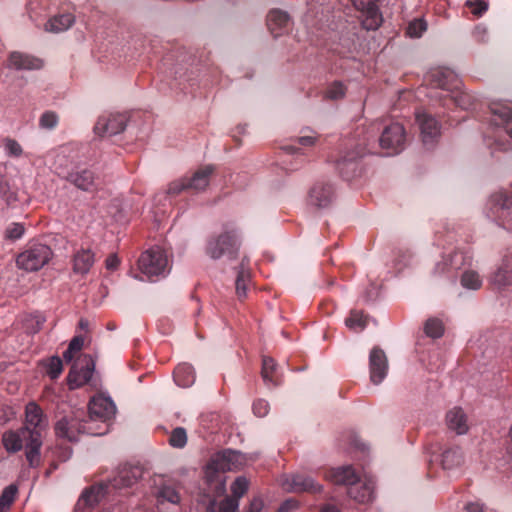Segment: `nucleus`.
<instances>
[{
    "mask_svg": "<svg viewBox=\"0 0 512 512\" xmlns=\"http://www.w3.org/2000/svg\"><path fill=\"white\" fill-rule=\"evenodd\" d=\"M47 426V418L41 407L35 402H29L25 407V424L22 428L23 433L30 438L27 445V462L31 468H36L41 463L40 450Z\"/></svg>",
    "mask_w": 512,
    "mask_h": 512,
    "instance_id": "f257e3e1",
    "label": "nucleus"
},
{
    "mask_svg": "<svg viewBox=\"0 0 512 512\" xmlns=\"http://www.w3.org/2000/svg\"><path fill=\"white\" fill-rule=\"evenodd\" d=\"M240 247L241 238L238 230L233 226L225 225L221 232L208 237L205 253L212 260L221 258L234 260L238 257Z\"/></svg>",
    "mask_w": 512,
    "mask_h": 512,
    "instance_id": "f03ea898",
    "label": "nucleus"
},
{
    "mask_svg": "<svg viewBox=\"0 0 512 512\" xmlns=\"http://www.w3.org/2000/svg\"><path fill=\"white\" fill-rule=\"evenodd\" d=\"M241 463V454L237 451L226 450L214 454L205 466L204 476L208 484L214 485L218 494L225 491L226 471L236 470Z\"/></svg>",
    "mask_w": 512,
    "mask_h": 512,
    "instance_id": "7ed1b4c3",
    "label": "nucleus"
},
{
    "mask_svg": "<svg viewBox=\"0 0 512 512\" xmlns=\"http://www.w3.org/2000/svg\"><path fill=\"white\" fill-rule=\"evenodd\" d=\"M58 438L69 442H76L81 434L101 435L104 432H96L87 420L83 419V412L78 411L60 418L54 426Z\"/></svg>",
    "mask_w": 512,
    "mask_h": 512,
    "instance_id": "20e7f679",
    "label": "nucleus"
},
{
    "mask_svg": "<svg viewBox=\"0 0 512 512\" xmlns=\"http://www.w3.org/2000/svg\"><path fill=\"white\" fill-rule=\"evenodd\" d=\"M138 268L149 279L166 276L169 267L165 251L160 247H153L145 251L138 260Z\"/></svg>",
    "mask_w": 512,
    "mask_h": 512,
    "instance_id": "39448f33",
    "label": "nucleus"
},
{
    "mask_svg": "<svg viewBox=\"0 0 512 512\" xmlns=\"http://www.w3.org/2000/svg\"><path fill=\"white\" fill-rule=\"evenodd\" d=\"M52 256L53 252L48 245L37 243L21 252L16 259V264L20 269L27 272H34L45 266L51 260Z\"/></svg>",
    "mask_w": 512,
    "mask_h": 512,
    "instance_id": "423d86ee",
    "label": "nucleus"
},
{
    "mask_svg": "<svg viewBox=\"0 0 512 512\" xmlns=\"http://www.w3.org/2000/svg\"><path fill=\"white\" fill-rule=\"evenodd\" d=\"M280 485L283 490L290 493L307 492L316 494L323 490V486L316 482L312 477L301 473L284 475L280 479Z\"/></svg>",
    "mask_w": 512,
    "mask_h": 512,
    "instance_id": "0eeeda50",
    "label": "nucleus"
},
{
    "mask_svg": "<svg viewBox=\"0 0 512 512\" xmlns=\"http://www.w3.org/2000/svg\"><path fill=\"white\" fill-rule=\"evenodd\" d=\"M95 369V361L90 355H85L81 360V365L75 363L67 376L70 389H77L87 384Z\"/></svg>",
    "mask_w": 512,
    "mask_h": 512,
    "instance_id": "6e6552de",
    "label": "nucleus"
},
{
    "mask_svg": "<svg viewBox=\"0 0 512 512\" xmlns=\"http://www.w3.org/2000/svg\"><path fill=\"white\" fill-rule=\"evenodd\" d=\"M128 117L123 113H110L98 118L94 131L99 136H113L123 132L126 128Z\"/></svg>",
    "mask_w": 512,
    "mask_h": 512,
    "instance_id": "1a4fd4ad",
    "label": "nucleus"
},
{
    "mask_svg": "<svg viewBox=\"0 0 512 512\" xmlns=\"http://www.w3.org/2000/svg\"><path fill=\"white\" fill-rule=\"evenodd\" d=\"M491 203L492 214L504 228L512 230V197L498 192L492 195Z\"/></svg>",
    "mask_w": 512,
    "mask_h": 512,
    "instance_id": "9d476101",
    "label": "nucleus"
},
{
    "mask_svg": "<svg viewBox=\"0 0 512 512\" xmlns=\"http://www.w3.org/2000/svg\"><path fill=\"white\" fill-rule=\"evenodd\" d=\"M379 143L381 148L390 150V154H396L403 150L405 144V129L400 123H392L385 127Z\"/></svg>",
    "mask_w": 512,
    "mask_h": 512,
    "instance_id": "9b49d317",
    "label": "nucleus"
},
{
    "mask_svg": "<svg viewBox=\"0 0 512 512\" xmlns=\"http://www.w3.org/2000/svg\"><path fill=\"white\" fill-rule=\"evenodd\" d=\"M88 410L89 423L97 420L107 422L114 417L116 406L110 398L99 395L90 400Z\"/></svg>",
    "mask_w": 512,
    "mask_h": 512,
    "instance_id": "f8f14e48",
    "label": "nucleus"
},
{
    "mask_svg": "<svg viewBox=\"0 0 512 512\" xmlns=\"http://www.w3.org/2000/svg\"><path fill=\"white\" fill-rule=\"evenodd\" d=\"M428 77L432 85L447 92L454 93L461 86L458 75L449 68L433 69Z\"/></svg>",
    "mask_w": 512,
    "mask_h": 512,
    "instance_id": "ddd939ff",
    "label": "nucleus"
},
{
    "mask_svg": "<svg viewBox=\"0 0 512 512\" xmlns=\"http://www.w3.org/2000/svg\"><path fill=\"white\" fill-rule=\"evenodd\" d=\"M370 379L372 383H381L387 375L388 361L384 351L378 347L371 350L369 355Z\"/></svg>",
    "mask_w": 512,
    "mask_h": 512,
    "instance_id": "4468645a",
    "label": "nucleus"
},
{
    "mask_svg": "<svg viewBox=\"0 0 512 512\" xmlns=\"http://www.w3.org/2000/svg\"><path fill=\"white\" fill-rule=\"evenodd\" d=\"M334 189L331 184L317 182L309 191L308 203L316 208H327L333 201Z\"/></svg>",
    "mask_w": 512,
    "mask_h": 512,
    "instance_id": "2eb2a0df",
    "label": "nucleus"
},
{
    "mask_svg": "<svg viewBox=\"0 0 512 512\" xmlns=\"http://www.w3.org/2000/svg\"><path fill=\"white\" fill-rule=\"evenodd\" d=\"M416 121L420 127L423 143L425 145L433 144L440 135L437 120L423 111H418L416 113Z\"/></svg>",
    "mask_w": 512,
    "mask_h": 512,
    "instance_id": "dca6fc26",
    "label": "nucleus"
},
{
    "mask_svg": "<svg viewBox=\"0 0 512 512\" xmlns=\"http://www.w3.org/2000/svg\"><path fill=\"white\" fill-rule=\"evenodd\" d=\"M2 444L7 452L16 453L25 448V457L27 458V445L30 438L23 433V428L18 430H8L2 435Z\"/></svg>",
    "mask_w": 512,
    "mask_h": 512,
    "instance_id": "f3484780",
    "label": "nucleus"
},
{
    "mask_svg": "<svg viewBox=\"0 0 512 512\" xmlns=\"http://www.w3.org/2000/svg\"><path fill=\"white\" fill-rule=\"evenodd\" d=\"M7 67L15 70H38L43 67V61L32 55L15 51L9 55Z\"/></svg>",
    "mask_w": 512,
    "mask_h": 512,
    "instance_id": "a211bd4d",
    "label": "nucleus"
},
{
    "mask_svg": "<svg viewBox=\"0 0 512 512\" xmlns=\"http://www.w3.org/2000/svg\"><path fill=\"white\" fill-rule=\"evenodd\" d=\"M325 478L336 485H346L352 487L359 480L358 474L351 465L330 469Z\"/></svg>",
    "mask_w": 512,
    "mask_h": 512,
    "instance_id": "6ab92c4d",
    "label": "nucleus"
},
{
    "mask_svg": "<svg viewBox=\"0 0 512 512\" xmlns=\"http://www.w3.org/2000/svg\"><path fill=\"white\" fill-rule=\"evenodd\" d=\"M67 180L78 189L92 192L97 189V178L90 169H79L68 174Z\"/></svg>",
    "mask_w": 512,
    "mask_h": 512,
    "instance_id": "aec40b11",
    "label": "nucleus"
},
{
    "mask_svg": "<svg viewBox=\"0 0 512 512\" xmlns=\"http://www.w3.org/2000/svg\"><path fill=\"white\" fill-rule=\"evenodd\" d=\"M267 26L271 34L277 38L289 30L290 17L280 9H272L267 15Z\"/></svg>",
    "mask_w": 512,
    "mask_h": 512,
    "instance_id": "412c9836",
    "label": "nucleus"
},
{
    "mask_svg": "<svg viewBox=\"0 0 512 512\" xmlns=\"http://www.w3.org/2000/svg\"><path fill=\"white\" fill-rule=\"evenodd\" d=\"M95 263V254L90 248H80L72 257V270L75 274L86 275Z\"/></svg>",
    "mask_w": 512,
    "mask_h": 512,
    "instance_id": "4be33fe9",
    "label": "nucleus"
},
{
    "mask_svg": "<svg viewBox=\"0 0 512 512\" xmlns=\"http://www.w3.org/2000/svg\"><path fill=\"white\" fill-rule=\"evenodd\" d=\"M350 498L361 504H368L375 498V483L372 479L357 482L348 488Z\"/></svg>",
    "mask_w": 512,
    "mask_h": 512,
    "instance_id": "5701e85b",
    "label": "nucleus"
},
{
    "mask_svg": "<svg viewBox=\"0 0 512 512\" xmlns=\"http://www.w3.org/2000/svg\"><path fill=\"white\" fill-rule=\"evenodd\" d=\"M142 470L136 466L123 467L119 470L117 476L111 481V486L115 489L128 488L133 486L142 477Z\"/></svg>",
    "mask_w": 512,
    "mask_h": 512,
    "instance_id": "b1692460",
    "label": "nucleus"
},
{
    "mask_svg": "<svg viewBox=\"0 0 512 512\" xmlns=\"http://www.w3.org/2000/svg\"><path fill=\"white\" fill-rule=\"evenodd\" d=\"M446 424L457 435H464L469 430L467 415L460 407H454L447 412Z\"/></svg>",
    "mask_w": 512,
    "mask_h": 512,
    "instance_id": "393cba45",
    "label": "nucleus"
},
{
    "mask_svg": "<svg viewBox=\"0 0 512 512\" xmlns=\"http://www.w3.org/2000/svg\"><path fill=\"white\" fill-rule=\"evenodd\" d=\"M364 155V151L347 152L335 162L339 173L346 179L351 178L357 169V159Z\"/></svg>",
    "mask_w": 512,
    "mask_h": 512,
    "instance_id": "a878e982",
    "label": "nucleus"
},
{
    "mask_svg": "<svg viewBox=\"0 0 512 512\" xmlns=\"http://www.w3.org/2000/svg\"><path fill=\"white\" fill-rule=\"evenodd\" d=\"M214 172L212 165H206L197 170L192 177H188L189 190L203 191L209 185L210 176Z\"/></svg>",
    "mask_w": 512,
    "mask_h": 512,
    "instance_id": "bb28decb",
    "label": "nucleus"
},
{
    "mask_svg": "<svg viewBox=\"0 0 512 512\" xmlns=\"http://www.w3.org/2000/svg\"><path fill=\"white\" fill-rule=\"evenodd\" d=\"M107 489V484H98L90 487L82 493L80 499L77 502V507H80L81 505L89 507L95 506L104 497Z\"/></svg>",
    "mask_w": 512,
    "mask_h": 512,
    "instance_id": "cd10ccee",
    "label": "nucleus"
},
{
    "mask_svg": "<svg viewBox=\"0 0 512 512\" xmlns=\"http://www.w3.org/2000/svg\"><path fill=\"white\" fill-rule=\"evenodd\" d=\"M251 283V274L248 267V262L245 259L237 268V276L235 280V290L239 299H243L247 295V289Z\"/></svg>",
    "mask_w": 512,
    "mask_h": 512,
    "instance_id": "c85d7f7f",
    "label": "nucleus"
},
{
    "mask_svg": "<svg viewBox=\"0 0 512 512\" xmlns=\"http://www.w3.org/2000/svg\"><path fill=\"white\" fill-rule=\"evenodd\" d=\"M363 13L362 26L366 30H376L382 23V15L377 3L360 10Z\"/></svg>",
    "mask_w": 512,
    "mask_h": 512,
    "instance_id": "c756f323",
    "label": "nucleus"
},
{
    "mask_svg": "<svg viewBox=\"0 0 512 512\" xmlns=\"http://www.w3.org/2000/svg\"><path fill=\"white\" fill-rule=\"evenodd\" d=\"M75 22L72 14L66 13L55 16L45 24V30L53 33H60L69 29Z\"/></svg>",
    "mask_w": 512,
    "mask_h": 512,
    "instance_id": "7c9ffc66",
    "label": "nucleus"
},
{
    "mask_svg": "<svg viewBox=\"0 0 512 512\" xmlns=\"http://www.w3.org/2000/svg\"><path fill=\"white\" fill-rule=\"evenodd\" d=\"M512 266L503 263L500 268L491 276L490 283L497 290H504L511 285Z\"/></svg>",
    "mask_w": 512,
    "mask_h": 512,
    "instance_id": "2f4dec72",
    "label": "nucleus"
},
{
    "mask_svg": "<svg viewBox=\"0 0 512 512\" xmlns=\"http://www.w3.org/2000/svg\"><path fill=\"white\" fill-rule=\"evenodd\" d=\"M463 462V453L459 447H450L443 451L441 464L445 470L459 467Z\"/></svg>",
    "mask_w": 512,
    "mask_h": 512,
    "instance_id": "473e14b6",
    "label": "nucleus"
},
{
    "mask_svg": "<svg viewBox=\"0 0 512 512\" xmlns=\"http://www.w3.org/2000/svg\"><path fill=\"white\" fill-rule=\"evenodd\" d=\"M174 380L178 386L189 387L194 383L195 375L190 365L182 364L174 370Z\"/></svg>",
    "mask_w": 512,
    "mask_h": 512,
    "instance_id": "72a5a7b5",
    "label": "nucleus"
},
{
    "mask_svg": "<svg viewBox=\"0 0 512 512\" xmlns=\"http://www.w3.org/2000/svg\"><path fill=\"white\" fill-rule=\"evenodd\" d=\"M448 259L449 266L451 270L457 271L464 267L465 265L470 264L472 257L465 251L455 250L449 255L445 256Z\"/></svg>",
    "mask_w": 512,
    "mask_h": 512,
    "instance_id": "f704fd0d",
    "label": "nucleus"
},
{
    "mask_svg": "<svg viewBox=\"0 0 512 512\" xmlns=\"http://www.w3.org/2000/svg\"><path fill=\"white\" fill-rule=\"evenodd\" d=\"M345 325L355 332L362 331L367 325V317L362 311L352 310L345 319Z\"/></svg>",
    "mask_w": 512,
    "mask_h": 512,
    "instance_id": "c9c22d12",
    "label": "nucleus"
},
{
    "mask_svg": "<svg viewBox=\"0 0 512 512\" xmlns=\"http://www.w3.org/2000/svg\"><path fill=\"white\" fill-rule=\"evenodd\" d=\"M460 283L465 289L478 290L482 286V279L478 272L474 270H466L461 276Z\"/></svg>",
    "mask_w": 512,
    "mask_h": 512,
    "instance_id": "e433bc0d",
    "label": "nucleus"
},
{
    "mask_svg": "<svg viewBox=\"0 0 512 512\" xmlns=\"http://www.w3.org/2000/svg\"><path fill=\"white\" fill-rule=\"evenodd\" d=\"M156 497L159 504H163L165 501L177 504L180 501L178 492L170 486L160 487L157 491Z\"/></svg>",
    "mask_w": 512,
    "mask_h": 512,
    "instance_id": "4c0bfd02",
    "label": "nucleus"
},
{
    "mask_svg": "<svg viewBox=\"0 0 512 512\" xmlns=\"http://www.w3.org/2000/svg\"><path fill=\"white\" fill-rule=\"evenodd\" d=\"M238 507L239 500L235 499L234 497H227L218 504L217 511H215L216 504L213 502L208 507L207 512H237Z\"/></svg>",
    "mask_w": 512,
    "mask_h": 512,
    "instance_id": "58836bf2",
    "label": "nucleus"
},
{
    "mask_svg": "<svg viewBox=\"0 0 512 512\" xmlns=\"http://www.w3.org/2000/svg\"><path fill=\"white\" fill-rule=\"evenodd\" d=\"M276 369V363L271 357H263L262 360V378L267 385H276L273 379V372Z\"/></svg>",
    "mask_w": 512,
    "mask_h": 512,
    "instance_id": "ea45409f",
    "label": "nucleus"
},
{
    "mask_svg": "<svg viewBox=\"0 0 512 512\" xmlns=\"http://www.w3.org/2000/svg\"><path fill=\"white\" fill-rule=\"evenodd\" d=\"M425 333L431 338H440L444 333V326L441 320L430 318L426 321L424 327Z\"/></svg>",
    "mask_w": 512,
    "mask_h": 512,
    "instance_id": "a19ab883",
    "label": "nucleus"
},
{
    "mask_svg": "<svg viewBox=\"0 0 512 512\" xmlns=\"http://www.w3.org/2000/svg\"><path fill=\"white\" fill-rule=\"evenodd\" d=\"M46 373L51 379H57L63 370L62 360L58 356H52L46 363Z\"/></svg>",
    "mask_w": 512,
    "mask_h": 512,
    "instance_id": "79ce46f5",
    "label": "nucleus"
},
{
    "mask_svg": "<svg viewBox=\"0 0 512 512\" xmlns=\"http://www.w3.org/2000/svg\"><path fill=\"white\" fill-rule=\"evenodd\" d=\"M169 444L174 448H183L187 444V433L182 427H177L172 430L169 437Z\"/></svg>",
    "mask_w": 512,
    "mask_h": 512,
    "instance_id": "37998d69",
    "label": "nucleus"
},
{
    "mask_svg": "<svg viewBox=\"0 0 512 512\" xmlns=\"http://www.w3.org/2000/svg\"><path fill=\"white\" fill-rule=\"evenodd\" d=\"M249 482L245 477H237L231 486L233 497L239 500L248 490Z\"/></svg>",
    "mask_w": 512,
    "mask_h": 512,
    "instance_id": "c03bdc74",
    "label": "nucleus"
},
{
    "mask_svg": "<svg viewBox=\"0 0 512 512\" xmlns=\"http://www.w3.org/2000/svg\"><path fill=\"white\" fill-rule=\"evenodd\" d=\"M58 124V116L55 112L46 111L39 119V126L42 129L51 130L54 129Z\"/></svg>",
    "mask_w": 512,
    "mask_h": 512,
    "instance_id": "a18cd8bd",
    "label": "nucleus"
},
{
    "mask_svg": "<svg viewBox=\"0 0 512 512\" xmlns=\"http://www.w3.org/2000/svg\"><path fill=\"white\" fill-rule=\"evenodd\" d=\"M16 494L17 487L15 485L11 484L5 487L0 496V507H2L3 509L5 507H9L13 503Z\"/></svg>",
    "mask_w": 512,
    "mask_h": 512,
    "instance_id": "49530a36",
    "label": "nucleus"
},
{
    "mask_svg": "<svg viewBox=\"0 0 512 512\" xmlns=\"http://www.w3.org/2000/svg\"><path fill=\"white\" fill-rule=\"evenodd\" d=\"M427 29V24L423 19H414L407 27V34L410 37H420Z\"/></svg>",
    "mask_w": 512,
    "mask_h": 512,
    "instance_id": "de8ad7c7",
    "label": "nucleus"
},
{
    "mask_svg": "<svg viewBox=\"0 0 512 512\" xmlns=\"http://www.w3.org/2000/svg\"><path fill=\"white\" fill-rule=\"evenodd\" d=\"M189 190L188 177H182L171 182L168 186L167 193L170 195H178L183 191Z\"/></svg>",
    "mask_w": 512,
    "mask_h": 512,
    "instance_id": "09e8293b",
    "label": "nucleus"
},
{
    "mask_svg": "<svg viewBox=\"0 0 512 512\" xmlns=\"http://www.w3.org/2000/svg\"><path fill=\"white\" fill-rule=\"evenodd\" d=\"M451 270L448 259L445 256L442 257L441 261H438L433 269L431 270V275L434 278H440L446 274H448Z\"/></svg>",
    "mask_w": 512,
    "mask_h": 512,
    "instance_id": "8fccbe9b",
    "label": "nucleus"
},
{
    "mask_svg": "<svg viewBox=\"0 0 512 512\" xmlns=\"http://www.w3.org/2000/svg\"><path fill=\"white\" fill-rule=\"evenodd\" d=\"M4 148L6 153L12 157H20L23 153L21 145L14 139L7 138L4 141Z\"/></svg>",
    "mask_w": 512,
    "mask_h": 512,
    "instance_id": "3c124183",
    "label": "nucleus"
},
{
    "mask_svg": "<svg viewBox=\"0 0 512 512\" xmlns=\"http://www.w3.org/2000/svg\"><path fill=\"white\" fill-rule=\"evenodd\" d=\"M24 226L20 223H12L5 231V237L10 240H17L24 234Z\"/></svg>",
    "mask_w": 512,
    "mask_h": 512,
    "instance_id": "603ef678",
    "label": "nucleus"
},
{
    "mask_svg": "<svg viewBox=\"0 0 512 512\" xmlns=\"http://www.w3.org/2000/svg\"><path fill=\"white\" fill-rule=\"evenodd\" d=\"M492 113L498 116L503 122H509L512 119V109L507 106L494 105L491 108Z\"/></svg>",
    "mask_w": 512,
    "mask_h": 512,
    "instance_id": "864d4df0",
    "label": "nucleus"
},
{
    "mask_svg": "<svg viewBox=\"0 0 512 512\" xmlns=\"http://www.w3.org/2000/svg\"><path fill=\"white\" fill-rule=\"evenodd\" d=\"M344 94V86L339 82L333 83L326 91V97L332 100L340 99Z\"/></svg>",
    "mask_w": 512,
    "mask_h": 512,
    "instance_id": "5fc2aeb1",
    "label": "nucleus"
},
{
    "mask_svg": "<svg viewBox=\"0 0 512 512\" xmlns=\"http://www.w3.org/2000/svg\"><path fill=\"white\" fill-rule=\"evenodd\" d=\"M466 5L472 8L471 12L475 16H482L488 9V4L482 0H477V1L468 0L466 2Z\"/></svg>",
    "mask_w": 512,
    "mask_h": 512,
    "instance_id": "6e6d98bb",
    "label": "nucleus"
},
{
    "mask_svg": "<svg viewBox=\"0 0 512 512\" xmlns=\"http://www.w3.org/2000/svg\"><path fill=\"white\" fill-rule=\"evenodd\" d=\"M269 404L266 400L258 399L253 403V412L258 417H264L269 412Z\"/></svg>",
    "mask_w": 512,
    "mask_h": 512,
    "instance_id": "4d7b16f0",
    "label": "nucleus"
},
{
    "mask_svg": "<svg viewBox=\"0 0 512 512\" xmlns=\"http://www.w3.org/2000/svg\"><path fill=\"white\" fill-rule=\"evenodd\" d=\"M299 507V502L295 499H288L284 501L277 512H291L296 510Z\"/></svg>",
    "mask_w": 512,
    "mask_h": 512,
    "instance_id": "13d9d810",
    "label": "nucleus"
},
{
    "mask_svg": "<svg viewBox=\"0 0 512 512\" xmlns=\"http://www.w3.org/2000/svg\"><path fill=\"white\" fill-rule=\"evenodd\" d=\"M84 345V338L82 336H75L70 341L68 347L70 351L78 352L82 349Z\"/></svg>",
    "mask_w": 512,
    "mask_h": 512,
    "instance_id": "bf43d9fd",
    "label": "nucleus"
},
{
    "mask_svg": "<svg viewBox=\"0 0 512 512\" xmlns=\"http://www.w3.org/2000/svg\"><path fill=\"white\" fill-rule=\"evenodd\" d=\"M263 501L261 498H253L245 512H261Z\"/></svg>",
    "mask_w": 512,
    "mask_h": 512,
    "instance_id": "052dcab7",
    "label": "nucleus"
},
{
    "mask_svg": "<svg viewBox=\"0 0 512 512\" xmlns=\"http://www.w3.org/2000/svg\"><path fill=\"white\" fill-rule=\"evenodd\" d=\"M318 137L317 135H305L297 138V142L302 146H313Z\"/></svg>",
    "mask_w": 512,
    "mask_h": 512,
    "instance_id": "680f3d73",
    "label": "nucleus"
},
{
    "mask_svg": "<svg viewBox=\"0 0 512 512\" xmlns=\"http://www.w3.org/2000/svg\"><path fill=\"white\" fill-rule=\"evenodd\" d=\"M105 264H106V268L109 269V270H115L118 268L119 264H120V260L119 258L117 257V255L115 254H111L107 257L106 261H105Z\"/></svg>",
    "mask_w": 512,
    "mask_h": 512,
    "instance_id": "e2e57ef3",
    "label": "nucleus"
},
{
    "mask_svg": "<svg viewBox=\"0 0 512 512\" xmlns=\"http://www.w3.org/2000/svg\"><path fill=\"white\" fill-rule=\"evenodd\" d=\"M352 2L355 8L360 11L370 5H373L374 3H377L378 0H352Z\"/></svg>",
    "mask_w": 512,
    "mask_h": 512,
    "instance_id": "0e129e2a",
    "label": "nucleus"
},
{
    "mask_svg": "<svg viewBox=\"0 0 512 512\" xmlns=\"http://www.w3.org/2000/svg\"><path fill=\"white\" fill-rule=\"evenodd\" d=\"M9 190V184L4 176L0 175V196H5Z\"/></svg>",
    "mask_w": 512,
    "mask_h": 512,
    "instance_id": "69168bd1",
    "label": "nucleus"
},
{
    "mask_svg": "<svg viewBox=\"0 0 512 512\" xmlns=\"http://www.w3.org/2000/svg\"><path fill=\"white\" fill-rule=\"evenodd\" d=\"M467 512H483L482 505L478 503H470L466 506Z\"/></svg>",
    "mask_w": 512,
    "mask_h": 512,
    "instance_id": "338daca9",
    "label": "nucleus"
},
{
    "mask_svg": "<svg viewBox=\"0 0 512 512\" xmlns=\"http://www.w3.org/2000/svg\"><path fill=\"white\" fill-rule=\"evenodd\" d=\"M320 512H340V511L335 505L327 504L321 508Z\"/></svg>",
    "mask_w": 512,
    "mask_h": 512,
    "instance_id": "774afa93",
    "label": "nucleus"
}]
</instances>
